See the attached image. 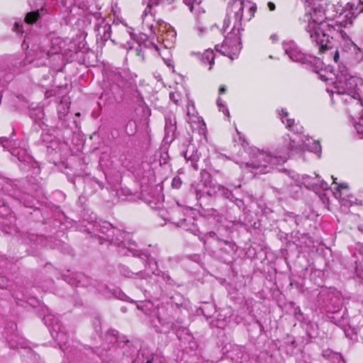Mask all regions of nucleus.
Wrapping results in <instances>:
<instances>
[{
	"mask_svg": "<svg viewBox=\"0 0 363 363\" xmlns=\"http://www.w3.org/2000/svg\"><path fill=\"white\" fill-rule=\"evenodd\" d=\"M279 115L281 122L289 130L300 135L294 137L285 135L283 137V143L279 145L274 152L252 149L250 152V161L242 162L240 164L241 168L245 167L255 174H266L274 167L284 164L290 154L296 150H307L320 157L321 146L319 142L312 140L307 135H301L303 128H298L294 119L289 118V113L285 109L282 108Z\"/></svg>",
	"mask_w": 363,
	"mask_h": 363,
	"instance_id": "obj_1",
	"label": "nucleus"
},
{
	"mask_svg": "<svg viewBox=\"0 0 363 363\" xmlns=\"http://www.w3.org/2000/svg\"><path fill=\"white\" fill-rule=\"evenodd\" d=\"M335 11L333 5L325 11L319 4H308L306 7L305 21L307 23L306 30L313 43L319 48V52L327 59L333 58L335 62L339 60V50L330 45V38H338L339 36L347 38L343 30L348 23H352L351 17L343 13L330 15Z\"/></svg>",
	"mask_w": 363,
	"mask_h": 363,
	"instance_id": "obj_2",
	"label": "nucleus"
},
{
	"mask_svg": "<svg viewBox=\"0 0 363 363\" xmlns=\"http://www.w3.org/2000/svg\"><path fill=\"white\" fill-rule=\"evenodd\" d=\"M255 11L256 5L251 1L232 0L230 2L220 32L224 34L231 23L233 26L229 35L225 37L220 46V49H218V45L216 46V49L218 51L225 56H228L231 60L237 57L241 50V22L242 20L250 21L254 16Z\"/></svg>",
	"mask_w": 363,
	"mask_h": 363,
	"instance_id": "obj_3",
	"label": "nucleus"
},
{
	"mask_svg": "<svg viewBox=\"0 0 363 363\" xmlns=\"http://www.w3.org/2000/svg\"><path fill=\"white\" fill-rule=\"evenodd\" d=\"M323 57L328 61H333L337 65V70L334 74L335 78L333 81V88H327V91L330 93L333 103L342 101L345 103L353 102L355 106L359 107L363 111V107L357 101L359 86L362 85V79L355 74L350 73L349 69L343 65L339 55V60L335 62L333 58L327 59L323 55Z\"/></svg>",
	"mask_w": 363,
	"mask_h": 363,
	"instance_id": "obj_4",
	"label": "nucleus"
},
{
	"mask_svg": "<svg viewBox=\"0 0 363 363\" xmlns=\"http://www.w3.org/2000/svg\"><path fill=\"white\" fill-rule=\"evenodd\" d=\"M150 23L154 25L153 31H151L147 27H144L143 25V30L147 31L145 33L147 36L155 35L157 38V43L149 42L145 43L146 48L150 50L152 54L160 56L164 61L165 64L171 67V60L169 59L170 50L168 48V45L164 44V33L167 30V25L164 23L155 22V19L150 21Z\"/></svg>",
	"mask_w": 363,
	"mask_h": 363,
	"instance_id": "obj_5",
	"label": "nucleus"
},
{
	"mask_svg": "<svg viewBox=\"0 0 363 363\" xmlns=\"http://www.w3.org/2000/svg\"><path fill=\"white\" fill-rule=\"evenodd\" d=\"M144 257L145 258H140L145 266L144 270H140L136 273L128 271L124 272L125 276L133 279H154L156 281H160V279H162L167 284H172L173 280L170 276L158 269L157 262L154 258L150 257L147 252L144 254Z\"/></svg>",
	"mask_w": 363,
	"mask_h": 363,
	"instance_id": "obj_6",
	"label": "nucleus"
},
{
	"mask_svg": "<svg viewBox=\"0 0 363 363\" xmlns=\"http://www.w3.org/2000/svg\"><path fill=\"white\" fill-rule=\"evenodd\" d=\"M104 228H107L106 240L121 247L123 249H127L133 256H138L141 258L144 253L137 248V244L132 239V235L123 230L113 228L110 223H106ZM141 261L140 259H138Z\"/></svg>",
	"mask_w": 363,
	"mask_h": 363,
	"instance_id": "obj_7",
	"label": "nucleus"
},
{
	"mask_svg": "<svg viewBox=\"0 0 363 363\" xmlns=\"http://www.w3.org/2000/svg\"><path fill=\"white\" fill-rule=\"evenodd\" d=\"M80 47L77 45L75 40L68 38H62L52 35L50 37L49 48L46 51H40L37 53L38 59H48L53 55H67L70 52H77Z\"/></svg>",
	"mask_w": 363,
	"mask_h": 363,
	"instance_id": "obj_8",
	"label": "nucleus"
},
{
	"mask_svg": "<svg viewBox=\"0 0 363 363\" xmlns=\"http://www.w3.org/2000/svg\"><path fill=\"white\" fill-rule=\"evenodd\" d=\"M43 321L49 328L51 335L57 341L60 348L64 352H72V350L70 348V342L73 343V342L69 340L67 335L63 331L62 325L55 315L48 314L44 316Z\"/></svg>",
	"mask_w": 363,
	"mask_h": 363,
	"instance_id": "obj_9",
	"label": "nucleus"
},
{
	"mask_svg": "<svg viewBox=\"0 0 363 363\" xmlns=\"http://www.w3.org/2000/svg\"><path fill=\"white\" fill-rule=\"evenodd\" d=\"M1 143L4 149L18 158L19 161L30 162L31 157L28 152V143L25 140H9L6 138H0Z\"/></svg>",
	"mask_w": 363,
	"mask_h": 363,
	"instance_id": "obj_10",
	"label": "nucleus"
},
{
	"mask_svg": "<svg viewBox=\"0 0 363 363\" xmlns=\"http://www.w3.org/2000/svg\"><path fill=\"white\" fill-rule=\"evenodd\" d=\"M282 48L284 54L289 57L290 60L303 64L311 62V57H307L301 52L296 43L293 40H285L282 43Z\"/></svg>",
	"mask_w": 363,
	"mask_h": 363,
	"instance_id": "obj_11",
	"label": "nucleus"
},
{
	"mask_svg": "<svg viewBox=\"0 0 363 363\" xmlns=\"http://www.w3.org/2000/svg\"><path fill=\"white\" fill-rule=\"evenodd\" d=\"M164 1L170 3L171 0H143V4H146L143 14V25L144 27H147L151 31L154 30V25L150 23V21L154 20V16L152 13V6L159 5Z\"/></svg>",
	"mask_w": 363,
	"mask_h": 363,
	"instance_id": "obj_12",
	"label": "nucleus"
},
{
	"mask_svg": "<svg viewBox=\"0 0 363 363\" xmlns=\"http://www.w3.org/2000/svg\"><path fill=\"white\" fill-rule=\"evenodd\" d=\"M336 40H341L344 42L345 45H347L352 55L353 60L355 62L359 63L363 62V50L358 47L348 36L347 34V38L342 36H339Z\"/></svg>",
	"mask_w": 363,
	"mask_h": 363,
	"instance_id": "obj_13",
	"label": "nucleus"
},
{
	"mask_svg": "<svg viewBox=\"0 0 363 363\" xmlns=\"http://www.w3.org/2000/svg\"><path fill=\"white\" fill-rule=\"evenodd\" d=\"M346 6L350 14L356 16L363 12V0H350Z\"/></svg>",
	"mask_w": 363,
	"mask_h": 363,
	"instance_id": "obj_14",
	"label": "nucleus"
},
{
	"mask_svg": "<svg viewBox=\"0 0 363 363\" xmlns=\"http://www.w3.org/2000/svg\"><path fill=\"white\" fill-rule=\"evenodd\" d=\"M184 157L186 160L191 162V165L196 170L198 169L197 162L199 159V155L198 151L194 150V146H189L187 147V150L184 153Z\"/></svg>",
	"mask_w": 363,
	"mask_h": 363,
	"instance_id": "obj_15",
	"label": "nucleus"
},
{
	"mask_svg": "<svg viewBox=\"0 0 363 363\" xmlns=\"http://www.w3.org/2000/svg\"><path fill=\"white\" fill-rule=\"evenodd\" d=\"M176 119L175 117L172 115H169L165 116V125H164V130L166 132V134L168 136H173L176 130Z\"/></svg>",
	"mask_w": 363,
	"mask_h": 363,
	"instance_id": "obj_16",
	"label": "nucleus"
},
{
	"mask_svg": "<svg viewBox=\"0 0 363 363\" xmlns=\"http://www.w3.org/2000/svg\"><path fill=\"white\" fill-rule=\"evenodd\" d=\"M69 101L65 98H62L57 106L58 117L62 120L69 111Z\"/></svg>",
	"mask_w": 363,
	"mask_h": 363,
	"instance_id": "obj_17",
	"label": "nucleus"
},
{
	"mask_svg": "<svg viewBox=\"0 0 363 363\" xmlns=\"http://www.w3.org/2000/svg\"><path fill=\"white\" fill-rule=\"evenodd\" d=\"M215 55L213 50L208 49L202 55L201 61L203 65H209V69L214 64Z\"/></svg>",
	"mask_w": 363,
	"mask_h": 363,
	"instance_id": "obj_18",
	"label": "nucleus"
},
{
	"mask_svg": "<svg viewBox=\"0 0 363 363\" xmlns=\"http://www.w3.org/2000/svg\"><path fill=\"white\" fill-rule=\"evenodd\" d=\"M188 123L190 124L192 130H196L201 128L203 125V120L198 116V113L195 115H192L188 117Z\"/></svg>",
	"mask_w": 363,
	"mask_h": 363,
	"instance_id": "obj_19",
	"label": "nucleus"
},
{
	"mask_svg": "<svg viewBox=\"0 0 363 363\" xmlns=\"http://www.w3.org/2000/svg\"><path fill=\"white\" fill-rule=\"evenodd\" d=\"M335 189L336 192L334 194L336 198L345 199V197L347 196L348 185L346 183L338 184Z\"/></svg>",
	"mask_w": 363,
	"mask_h": 363,
	"instance_id": "obj_20",
	"label": "nucleus"
},
{
	"mask_svg": "<svg viewBox=\"0 0 363 363\" xmlns=\"http://www.w3.org/2000/svg\"><path fill=\"white\" fill-rule=\"evenodd\" d=\"M184 2L189 6L191 12L195 13L196 14L203 12V11H201L199 1L196 0H184Z\"/></svg>",
	"mask_w": 363,
	"mask_h": 363,
	"instance_id": "obj_21",
	"label": "nucleus"
},
{
	"mask_svg": "<svg viewBox=\"0 0 363 363\" xmlns=\"http://www.w3.org/2000/svg\"><path fill=\"white\" fill-rule=\"evenodd\" d=\"M39 16L38 11L29 12L25 17V22L28 25L32 24L38 19Z\"/></svg>",
	"mask_w": 363,
	"mask_h": 363,
	"instance_id": "obj_22",
	"label": "nucleus"
},
{
	"mask_svg": "<svg viewBox=\"0 0 363 363\" xmlns=\"http://www.w3.org/2000/svg\"><path fill=\"white\" fill-rule=\"evenodd\" d=\"M362 116L358 118V121L354 122V126L361 138H363V111L361 110Z\"/></svg>",
	"mask_w": 363,
	"mask_h": 363,
	"instance_id": "obj_23",
	"label": "nucleus"
},
{
	"mask_svg": "<svg viewBox=\"0 0 363 363\" xmlns=\"http://www.w3.org/2000/svg\"><path fill=\"white\" fill-rule=\"evenodd\" d=\"M172 220V222L176 224L177 226L184 228L186 230H189V223L187 222L186 218L180 219L179 220H177L174 217H172L171 218Z\"/></svg>",
	"mask_w": 363,
	"mask_h": 363,
	"instance_id": "obj_24",
	"label": "nucleus"
},
{
	"mask_svg": "<svg viewBox=\"0 0 363 363\" xmlns=\"http://www.w3.org/2000/svg\"><path fill=\"white\" fill-rule=\"evenodd\" d=\"M138 307L144 311L145 313L150 314L147 310H150L152 307V304L150 301L143 302L140 306H138Z\"/></svg>",
	"mask_w": 363,
	"mask_h": 363,
	"instance_id": "obj_25",
	"label": "nucleus"
},
{
	"mask_svg": "<svg viewBox=\"0 0 363 363\" xmlns=\"http://www.w3.org/2000/svg\"><path fill=\"white\" fill-rule=\"evenodd\" d=\"M186 112H187L188 117L192 116L193 114L195 115L196 113H197V111H196L195 106L192 101H189L187 104Z\"/></svg>",
	"mask_w": 363,
	"mask_h": 363,
	"instance_id": "obj_26",
	"label": "nucleus"
},
{
	"mask_svg": "<svg viewBox=\"0 0 363 363\" xmlns=\"http://www.w3.org/2000/svg\"><path fill=\"white\" fill-rule=\"evenodd\" d=\"M217 105L220 111H222L224 114L229 116V111H228V108L223 104V103L221 101V99L220 97H218L217 99Z\"/></svg>",
	"mask_w": 363,
	"mask_h": 363,
	"instance_id": "obj_27",
	"label": "nucleus"
},
{
	"mask_svg": "<svg viewBox=\"0 0 363 363\" xmlns=\"http://www.w3.org/2000/svg\"><path fill=\"white\" fill-rule=\"evenodd\" d=\"M13 30L18 33H23V24L20 23H16Z\"/></svg>",
	"mask_w": 363,
	"mask_h": 363,
	"instance_id": "obj_28",
	"label": "nucleus"
},
{
	"mask_svg": "<svg viewBox=\"0 0 363 363\" xmlns=\"http://www.w3.org/2000/svg\"><path fill=\"white\" fill-rule=\"evenodd\" d=\"M323 70H320L318 72V74L320 75L321 79L323 81H328V79H333L330 77L329 76H326V75H324L323 73H322Z\"/></svg>",
	"mask_w": 363,
	"mask_h": 363,
	"instance_id": "obj_29",
	"label": "nucleus"
},
{
	"mask_svg": "<svg viewBox=\"0 0 363 363\" xmlns=\"http://www.w3.org/2000/svg\"><path fill=\"white\" fill-rule=\"evenodd\" d=\"M181 184V181L179 178H174L172 181V186L179 188Z\"/></svg>",
	"mask_w": 363,
	"mask_h": 363,
	"instance_id": "obj_30",
	"label": "nucleus"
},
{
	"mask_svg": "<svg viewBox=\"0 0 363 363\" xmlns=\"http://www.w3.org/2000/svg\"><path fill=\"white\" fill-rule=\"evenodd\" d=\"M106 223H104L103 225H101V226L100 227V228H99L100 232H101L104 235H105V236H106V233H104V232H107V228H104V225H106ZM106 237H104V240H106Z\"/></svg>",
	"mask_w": 363,
	"mask_h": 363,
	"instance_id": "obj_31",
	"label": "nucleus"
},
{
	"mask_svg": "<svg viewBox=\"0 0 363 363\" xmlns=\"http://www.w3.org/2000/svg\"><path fill=\"white\" fill-rule=\"evenodd\" d=\"M220 241L225 242L227 245H228L232 251H235V246L234 244H233L230 242H228V241H225V240H220Z\"/></svg>",
	"mask_w": 363,
	"mask_h": 363,
	"instance_id": "obj_32",
	"label": "nucleus"
},
{
	"mask_svg": "<svg viewBox=\"0 0 363 363\" xmlns=\"http://www.w3.org/2000/svg\"><path fill=\"white\" fill-rule=\"evenodd\" d=\"M320 188L323 190L328 189V184L326 182H322L321 184H320Z\"/></svg>",
	"mask_w": 363,
	"mask_h": 363,
	"instance_id": "obj_33",
	"label": "nucleus"
},
{
	"mask_svg": "<svg viewBox=\"0 0 363 363\" xmlns=\"http://www.w3.org/2000/svg\"><path fill=\"white\" fill-rule=\"evenodd\" d=\"M237 133H238V135L240 136V140L241 141V145L245 147V143H246L245 140L244 139H242V137L240 136V133L236 130Z\"/></svg>",
	"mask_w": 363,
	"mask_h": 363,
	"instance_id": "obj_34",
	"label": "nucleus"
},
{
	"mask_svg": "<svg viewBox=\"0 0 363 363\" xmlns=\"http://www.w3.org/2000/svg\"><path fill=\"white\" fill-rule=\"evenodd\" d=\"M268 6L270 11H274L275 9V5L272 2L268 3Z\"/></svg>",
	"mask_w": 363,
	"mask_h": 363,
	"instance_id": "obj_35",
	"label": "nucleus"
},
{
	"mask_svg": "<svg viewBox=\"0 0 363 363\" xmlns=\"http://www.w3.org/2000/svg\"><path fill=\"white\" fill-rule=\"evenodd\" d=\"M270 38H271V40H272L273 42H276V41H277V40H278V36H277V35H276V34H273V35H272L270 36Z\"/></svg>",
	"mask_w": 363,
	"mask_h": 363,
	"instance_id": "obj_36",
	"label": "nucleus"
},
{
	"mask_svg": "<svg viewBox=\"0 0 363 363\" xmlns=\"http://www.w3.org/2000/svg\"><path fill=\"white\" fill-rule=\"evenodd\" d=\"M225 91H226V88H225V86H223H223H221L220 87V89H219V93H220V94H223V93H225Z\"/></svg>",
	"mask_w": 363,
	"mask_h": 363,
	"instance_id": "obj_37",
	"label": "nucleus"
},
{
	"mask_svg": "<svg viewBox=\"0 0 363 363\" xmlns=\"http://www.w3.org/2000/svg\"><path fill=\"white\" fill-rule=\"evenodd\" d=\"M303 184H304V185H306H306H308V186H315V185H316V184H316V183H315V182H314V183H312V182H307V181H306V182H303Z\"/></svg>",
	"mask_w": 363,
	"mask_h": 363,
	"instance_id": "obj_38",
	"label": "nucleus"
},
{
	"mask_svg": "<svg viewBox=\"0 0 363 363\" xmlns=\"http://www.w3.org/2000/svg\"><path fill=\"white\" fill-rule=\"evenodd\" d=\"M152 360H153V358L152 357V358H150V359H147V360L145 362H144V363H152Z\"/></svg>",
	"mask_w": 363,
	"mask_h": 363,
	"instance_id": "obj_39",
	"label": "nucleus"
},
{
	"mask_svg": "<svg viewBox=\"0 0 363 363\" xmlns=\"http://www.w3.org/2000/svg\"><path fill=\"white\" fill-rule=\"evenodd\" d=\"M208 235H209V236H210L211 238H213V237L215 235V233H213V232H210V233H208Z\"/></svg>",
	"mask_w": 363,
	"mask_h": 363,
	"instance_id": "obj_40",
	"label": "nucleus"
},
{
	"mask_svg": "<svg viewBox=\"0 0 363 363\" xmlns=\"http://www.w3.org/2000/svg\"><path fill=\"white\" fill-rule=\"evenodd\" d=\"M332 178L333 179V183L337 184V182H336L337 178H334L333 177H332Z\"/></svg>",
	"mask_w": 363,
	"mask_h": 363,
	"instance_id": "obj_41",
	"label": "nucleus"
},
{
	"mask_svg": "<svg viewBox=\"0 0 363 363\" xmlns=\"http://www.w3.org/2000/svg\"><path fill=\"white\" fill-rule=\"evenodd\" d=\"M199 31H200V32H203V29H201V28H199Z\"/></svg>",
	"mask_w": 363,
	"mask_h": 363,
	"instance_id": "obj_42",
	"label": "nucleus"
},
{
	"mask_svg": "<svg viewBox=\"0 0 363 363\" xmlns=\"http://www.w3.org/2000/svg\"><path fill=\"white\" fill-rule=\"evenodd\" d=\"M172 34V36L174 35V34L173 33V31H169Z\"/></svg>",
	"mask_w": 363,
	"mask_h": 363,
	"instance_id": "obj_43",
	"label": "nucleus"
}]
</instances>
